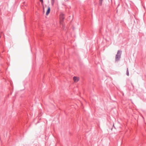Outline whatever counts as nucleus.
<instances>
[{"instance_id": "1", "label": "nucleus", "mask_w": 146, "mask_h": 146, "mask_svg": "<svg viewBox=\"0 0 146 146\" xmlns=\"http://www.w3.org/2000/svg\"><path fill=\"white\" fill-rule=\"evenodd\" d=\"M122 51L121 50H118L116 55L115 57V62H116L119 61L121 58Z\"/></svg>"}, {"instance_id": "2", "label": "nucleus", "mask_w": 146, "mask_h": 146, "mask_svg": "<svg viewBox=\"0 0 146 146\" xmlns=\"http://www.w3.org/2000/svg\"><path fill=\"white\" fill-rule=\"evenodd\" d=\"M64 15L63 14H61L60 15V19L61 22H63L64 20Z\"/></svg>"}, {"instance_id": "3", "label": "nucleus", "mask_w": 146, "mask_h": 146, "mask_svg": "<svg viewBox=\"0 0 146 146\" xmlns=\"http://www.w3.org/2000/svg\"><path fill=\"white\" fill-rule=\"evenodd\" d=\"M73 79L74 81L75 82H77L79 80V79L78 78H77L76 76H74L73 78Z\"/></svg>"}, {"instance_id": "4", "label": "nucleus", "mask_w": 146, "mask_h": 146, "mask_svg": "<svg viewBox=\"0 0 146 146\" xmlns=\"http://www.w3.org/2000/svg\"><path fill=\"white\" fill-rule=\"evenodd\" d=\"M50 7H48V8L47 10L46 13V15H48L50 13Z\"/></svg>"}, {"instance_id": "5", "label": "nucleus", "mask_w": 146, "mask_h": 146, "mask_svg": "<svg viewBox=\"0 0 146 146\" xmlns=\"http://www.w3.org/2000/svg\"><path fill=\"white\" fill-rule=\"evenodd\" d=\"M126 75H127V76H129V71H128V68H127V69Z\"/></svg>"}, {"instance_id": "6", "label": "nucleus", "mask_w": 146, "mask_h": 146, "mask_svg": "<svg viewBox=\"0 0 146 146\" xmlns=\"http://www.w3.org/2000/svg\"><path fill=\"white\" fill-rule=\"evenodd\" d=\"M55 0H51V4L52 5H53L54 3Z\"/></svg>"}, {"instance_id": "7", "label": "nucleus", "mask_w": 146, "mask_h": 146, "mask_svg": "<svg viewBox=\"0 0 146 146\" xmlns=\"http://www.w3.org/2000/svg\"><path fill=\"white\" fill-rule=\"evenodd\" d=\"M103 0H99L100 1V4L101 5H102V2Z\"/></svg>"}, {"instance_id": "8", "label": "nucleus", "mask_w": 146, "mask_h": 146, "mask_svg": "<svg viewBox=\"0 0 146 146\" xmlns=\"http://www.w3.org/2000/svg\"><path fill=\"white\" fill-rule=\"evenodd\" d=\"M40 1L42 3L43 2V0H40Z\"/></svg>"}, {"instance_id": "9", "label": "nucleus", "mask_w": 146, "mask_h": 146, "mask_svg": "<svg viewBox=\"0 0 146 146\" xmlns=\"http://www.w3.org/2000/svg\"><path fill=\"white\" fill-rule=\"evenodd\" d=\"M62 27H64V25L63 24H62Z\"/></svg>"}, {"instance_id": "10", "label": "nucleus", "mask_w": 146, "mask_h": 146, "mask_svg": "<svg viewBox=\"0 0 146 146\" xmlns=\"http://www.w3.org/2000/svg\"><path fill=\"white\" fill-rule=\"evenodd\" d=\"M113 127H114V125H113Z\"/></svg>"}, {"instance_id": "11", "label": "nucleus", "mask_w": 146, "mask_h": 146, "mask_svg": "<svg viewBox=\"0 0 146 146\" xmlns=\"http://www.w3.org/2000/svg\"><path fill=\"white\" fill-rule=\"evenodd\" d=\"M1 38V36H0V38Z\"/></svg>"}]
</instances>
